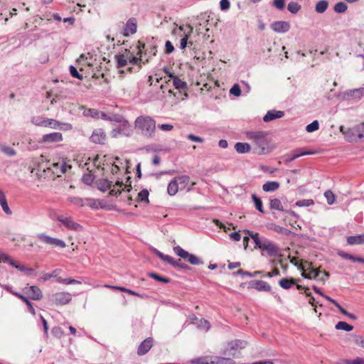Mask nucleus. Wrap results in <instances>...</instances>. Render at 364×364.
I'll use <instances>...</instances> for the list:
<instances>
[{"label": "nucleus", "instance_id": "24", "mask_svg": "<svg viewBox=\"0 0 364 364\" xmlns=\"http://www.w3.org/2000/svg\"><path fill=\"white\" fill-rule=\"evenodd\" d=\"M347 242L350 245L364 244V234L348 236Z\"/></svg>", "mask_w": 364, "mask_h": 364}, {"label": "nucleus", "instance_id": "15", "mask_svg": "<svg viewBox=\"0 0 364 364\" xmlns=\"http://www.w3.org/2000/svg\"><path fill=\"white\" fill-rule=\"evenodd\" d=\"M71 203L77 205L79 207H83L85 205V201L87 202L86 205H89L91 208L95 207V200L91 198H85L82 199L79 197H70L68 199Z\"/></svg>", "mask_w": 364, "mask_h": 364}, {"label": "nucleus", "instance_id": "38", "mask_svg": "<svg viewBox=\"0 0 364 364\" xmlns=\"http://www.w3.org/2000/svg\"><path fill=\"white\" fill-rule=\"evenodd\" d=\"M148 276L150 278H152L154 280L161 282V283L167 284L171 282V279H169L168 277H163V276H161L157 273H155V272H150L148 274Z\"/></svg>", "mask_w": 364, "mask_h": 364}, {"label": "nucleus", "instance_id": "21", "mask_svg": "<svg viewBox=\"0 0 364 364\" xmlns=\"http://www.w3.org/2000/svg\"><path fill=\"white\" fill-rule=\"evenodd\" d=\"M299 281V279L282 278L279 281V285L284 289H289Z\"/></svg>", "mask_w": 364, "mask_h": 364}, {"label": "nucleus", "instance_id": "20", "mask_svg": "<svg viewBox=\"0 0 364 364\" xmlns=\"http://www.w3.org/2000/svg\"><path fill=\"white\" fill-rule=\"evenodd\" d=\"M125 52L127 53V58L128 62L130 64L136 65L137 67H136V69L135 70V72H139L140 70V69L141 68V58L140 57L138 58V57L133 55L129 52V50H128V49H126Z\"/></svg>", "mask_w": 364, "mask_h": 364}, {"label": "nucleus", "instance_id": "62", "mask_svg": "<svg viewBox=\"0 0 364 364\" xmlns=\"http://www.w3.org/2000/svg\"><path fill=\"white\" fill-rule=\"evenodd\" d=\"M230 93L234 96L241 95V89L238 84H235L230 90Z\"/></svg>", "mask_w": 364, "mask_h": 364}, {"label": "nucleus", "instance_id": "14", "mask_svg": "<svg viewBox=\"0 0 364 364\" xmlns=\"http://www.w3.org/2000/svg\"><path fill=\"white\" fill-rule=\"evenodd\" d=\"M270 28L276 33H286L290 29V24L287 21H277L271 23Z\"/></svg>", "mask_w": 364, "mask_h": 364}, {"label": "nucleus", "instance_id": "7", "mask_svg": "<svg viewBox=\"0 0 364 364\" xmlns=\"http://www.w3.org/2000/svg\"><path fill=\"white\" fill-rule=\"evenodd\" d=\"M36 237L38 240L46 245H50L54 247H59L60 248H64L66 247V244L63 240L58 238L52 237L46 235L45 233H39L36 235Z\"/></svg>", "mask_w": 364, "mask_h": 364}, {"label": "nucleus", "instance_id": "35", "mask_svg": "<svg viewBox=\"0 0 364 364\" xmlns=\"http://www.w3.org/2000/svg\"><path fill=\"white\" fill-rule=\"evenodd\" d=\"M0 151L8 156H14L16 154V151L14 149L4 144H0Z\"/></svg>", "mask_w": 364, "mask_h": 364}, {"label": "nucleus", "instance_id": "3", "mask_svg": "<svg viewBox=\"0 0 364 364\" xmlns=\"http://www.w3.org/2000/svg\"><path fill=\"white\" fill-rule=\"evenodd\" d=\"M173 251L178 257L187 260L192 265H202L204 264L200 257L189 253L178 245L173 247Z\"/></svg>", "mask_w": 364, "mask_h": 364}, {"label": "nucleus", "instance_id": "56", "mask_svg": "<svg viewBox=\"0 0 364 364\" xmlns=\"http://www.w3.org/2000/svg\"><path fill=\"white\" fill-rule=\"evenodd\" d=\"M359 141H364V122L355 126Z\"/></svg>", "mask_w": 364, "mask_h": 364}, {"label": "nucleus", "instance_id": "64", "mask_svg": "<svg viewBox=\"0 0 364 364\" xmlns=\"http://www.w3.org/2000/svg\"><path fill=\"white\" fill-rule=\"evenodd\" d=\"M343 363L346 364H364V358H357L353 360H343Z\"/></svg>", "mask_w": 364, "mask_h": 364}, {"label": "nucleus", "instance_id": "27", "mask_svg": "<svg viewBox=\"0 0 364 364\" xmlns=\"http://www.w3.org/2000/svg\"><path fill=\"white\" fill-rule=\"evenodd\" d=\"M210 364H235V360L231 358L214 357Z\"/></svg>", "mask_w": 364, "mask_h": 364}, {"label": "nucleus", "instance_id": "41", "mask_svg": "<svg viewBox=\"0 0 364 364\" xmlns=\"http://www.w3.org/2000/svg\"><path fill=\"white\" fill-rule=\"evenodd\" d=\"M269 228L277 233L283 234L285 235H288L291 232V230L275 224H271Z\"/></svg>", "mask_w": 364, "mask_h": 364}, {"label": "nucleus", "instance_id": "63", "mask_svg": "<svg viewBox=\"0 0 364 364\" xmlns=\"http://www.w3.org/2000/svg\"><path fill=\"white\" fill-rule=\"evenodd\" d=\"M51 333L54 336H55L57 338L62 337L64 333L63 329L60 326L53 327L52 328Z\"/></svg>", "mask_w": 364, "mask_h": 364}, {"label": "nucleus", "instance_id": "11", "mask_svg": "<svg viewBox=\"0 0 364 364\" xmlns=\"http://www.w3.org/2000/svg\"><path fill=\"white\" fill-rule=\"evenodd\" d=\"M23 291L33 300L39 301L43 298V293L41 289L37 286L25 287Z\"/></svg>", "mask_w": 364, "mask_h": 364}, {"label": "nucleus", "instance_id": "36", "mask_svg": "<svg viewBox=\"0 0 364 364\" xmlns=\"http://www.w3.org/2000/svg\"><path fill=\"white\" fill-rule=\"evenodd\" d=\"M328 7V2L326 0L318 1L315 6V10L318 14L324 13Z\"/></svg>", "mask_w": 364, "mask_h": 364}, {"label": "nucleus", "instance_id": "32", "mask_svg": "<svg viewBox=\"0 0 364 364\" xmlns=\"http://www.w3.org/2000/svg\"><path fill=\"white\" fill-rule=\"evenodd\" d=\"M235 149L240 154L247 153L250 151L251 147L247 143L237 142L235 144Z\"/></svg>", "mask_w": 364, "mask_h": 364}, {"label": "nucleus", "instance_id": "1", "mask_svg": "<svg viewBox=\"0 0 364 364\" xmlns=\"http://www.w3.org/2000/svg\"><path fill=\"white\" fill-rule=\"evenodd\" d=\"M135 129L139 130L141 134L149 139L155 136L156 121L150 116H139L134 122Z\"/></svg>", "mask_w": 364, "mask_h": 364}, {"label": "nucleus", "instance_id": "18", "mask_svg": "<svg viewBox=\"0 0 364 364\" xmlns=\"http://www.w3.org/2000/svg\"><path fill=\"white\" fill-rule=\"evenodd\" d=\"M344 136L346 139L349 142H358L359 141L358 136V131L356 130V127L348 128L344 132Z\"/></svg>", "mask_w": 364, "mask_h": 364}, {"label": "nucleus", "instance_id": "31", "mask_svg": "<svg viewBox=\"0 0 364 364\" xmlns=\"http://www.w3.org/2000/svg\"><path fill=\"white\" fill-rule=\"evenodd\" d=\"M247 234L255 242V247L257 248L264 240V237H259L257 232H254L249 230H245Z\"/></svg>", "mask_w": 364, "mask_h": 364}, {"label": "nucleus", "instance_id": "13", "mask_svg": "<svg viewBox=\"0 0 364 364\" xmlns=\"http://www.w3.org/2000/svg\"><path fill=\"white\" fill-rule=\"evenodd\" d=\"M249 288H253L259 291H271V286L262 280H252L249 283Z\"/></svg>", "mask_w": 364, "mask_h": 364}, {"label": "nucleus", "instance_id": "17", "mask_svg": "<svg viewBox=\"0 0 364 364\" xmlns=\"http://www.w3.org/2000/svg\"><path fill=\"white\" fill-rule=\"evenodd\" d=\"M344 95L347 99H360L364 97V87L346 90Z\"/></svg>", "mask_w": 364, "mask_h": 364}, {"label": "nucleus", "instance_id": "39", "mask_svg": "<svg viewBox=\"0 0 364 364\" xmlns=\"http://www.w3.org/2000/svg\"><path fill=\"white\" fill-rule=\"evenodd\" d=\"M269 208L271 210H277L279 211H284L283 205L278 198H274L270 200Z\"/></svg>", "mask_w": 364, "mask_h": 364}, {"label": "nucleus", "instance_id": "59", "mask_svg": "<svg viewBox=\"0 0 364 364\" xmlns=\"http://www.w3.org/2000/svg\"><path fill=\"white\" fill-rule=\"evenodd\" d=\"M85 115L90 116L92 118L98 119L100 111L96 109H88L87 110L85 111Z\"/></svg>", "mask_w": 364, "mask_h": 364}, {"label": "nucleus", "instance_id": "26", "mask_svg": "<svg viewBox=\"0 0 364 364\" xmlns=\"http://www.w3.org/2000/svg\"><path fill=\"white\" fill-rule=\"evenodd\" d=\"M291 262L292 264H294L295 266H297L298 267V269L303 271V272H311V271L312 270V269H314V266H313V264L312 262H309L307 260H301V265L300 266H298L296 263H294L293 260H291Z\"/></svg>", "mask_w": 364, "mask_h": 364}, {"label": "nucleus", "instance_id": "53", "mask_svg": "<svg viewBox=\"0 0 364 364\" xmlns=\"http://www.w3.org/2000/svg\"><path fill=\"white\" fill-rule=\"evenodd\" d=\"M319 129V123L317 120L313 121L306 127L307 132H314Z\"/></svg>", "mask_w": 364, "mask_h": 364}, {"label": "nucleus", "instance_id": "57", "mask_svg": "<svg viewBox=\"0 0 364 364\" xmlns=\"http://www.w3.org/2000/svg\"><path fill=\"white\" fill-rule=\"evenodd\" d=\"M324 196L325 198H326V200H327V203L328 205H332L335 202V195L334 193L328 190V191H326L325 193H324Z\"/></svg>", "mask_w": 364, "mask_h": 364}, {"label": "nucleus", "instance_id": "5", "mask_svg": "<svg viewBox=\"0 0 364 364\" xmlns=\"http://www.w3.org/2000/svg\"><path fill=\"white\" fill-rule=\"evenodd\" d=\"M258 249L266 251L267 255L270 257H276L279 254V247L277 244L267 239L264 238L262 243L257 247Z\"/></svg>", "mask_w": 364, "mask_h": 364}, {"label": "nucleus", "instance_id": "51", "mask_svg": "<svg viewBox=\"0 0 364 364\" xmlns=\"http://www.w3.org/2000/svg\"><path fill=\"white\" fill-rule=\"evenodd\" d=\"M14 260L7 254H6L4 252H3L0 249V263H8L11 266V264H13Z\"/></svg>", "mask_w": 364, "mask_h": 364}, {"label": "nucleus", "instance_id": "10", "mask_svg": "<svg viewBox=\"0 0 364 364\" xmlns=\"http://www.w3.org/2000/svg\"><path fill=\"white\" fill-rule=\"evenodd\" d=\"M137 31V21L135 18H130L126 22L124 30L123 35L124 36H129L130 35H133L136 33Z\"/></svg>", "mask_w": 364, "mask_h": 364}, {"label": "nucleus", "instance_id": "6", "mask_svg": "<svg viewBox=\"0 0 364 364\" xmlns=\"http://www.w3.org/2000/svg\"><path fill=\"white\" fill-rule=\"evenodd\" d=\"M36 237L38 240L46 245H50L54 247H59L60 248H64L66 247V244L63 240L58 238L52 237L46 235L45 233H39L36 235Z\"/></svg>", "mask_w": 364, "mask_h": 364}, {"label": "nucleus", "instance_id": "45", "mask_svg": "<svg viewBox=\"0 0 364 364\" xmlns=\"http://www.w3.org/2000/svg\"><path fill=\"white\" fill-rule=\"evenodd\" d=\"M337 330H343L346 331H350L353 329V326L352 325L348 324L345 321H339L336 323L335 326Z\"/></svg>", "mask_w": 364, "mask_h": 364}, {"label": "nucleus", "instance_id": "42", "mask_svg": "<svg viewBox=\"0 0 364 364\" xmlns=\"http://www.w3.org/2000/svg\"><path fill=\"white\" fill-rule=\"evenodd\" d=\"M178 182V186L181 185V188H184L190 181V177L187 175H182L174 178Z\"/></svg>", "mask_w": 364, "mask_h": 364}, {"label": "nucleus", "instance_id": "33", "mask_svg": "<svg viewBox=\"0 0 364 364\" xmlns=\"http://www.w3.org/2000/svg\"><path fill=\"white\" fill-rule=\"evenodd\" d=\"M15 296L16 297H18V299H20L23 302H24V304H26L27 306L29 311L33 315L36 314V311H35L34 307L33 306V304L28 300V299L26 296H23L21 294H15Z\"/></svg>", "mask_w": 364, "mask_h": 364}, {"label": "nucleus", "instance_id": "34", "mask_svg": "<svg viewBox=\"0 0 364 364\" xmlns=\"http://www.w3.org/2000/svg\"><path fill=\"white\" fill-rule=\"evenodd\" d=\"M178 191V182L174 178L170 181L167 188V193L169 196H173L176 194Z\"/></svg>", "mask_w": 364, "mask_h": 364}, {"label": "nucleus", "instance_id": "43", "mask_svg": "<svg viewBox=\"0 0 364 364\" xmlns=\"http://www.w3.org/2000/svg\"><path fill=\"white\" fill-rule=\"evenodd\" d=\"M149 191L147 189L141 190L137 196V200L139 202H145L146 203H149Z\"/></svg>", "mask_w": 364, "mask_h": 364}, {"label": "nucleus", "instance_id": "29", "mask_svg": "<svg viewBox=\"0 0 364 364\" xmlns=\"http://www.w3.org/2000/svg\"><path fill=\"white\" fill-rule=\"evenodd\" d=\"M168 264L174 267H178L182 269H191V267L188 264L183 263L181 259H175L173 257H171V260L169 261Z\"/></svg>", "mask_w": 364, "mask_h": 364}, {"label": "nucleus", "instance_id": "40", "mask_svg": "<svg viewBox=\"0 0 364 364\" xmlns=\"http://www.w3.org/2000/svg\"><path fill=\"white\" fill-rule=\"evenodd\" d=\"M107 121H114L119 123H122L124 126L129 125V122L124 117L119 114H112L107 118Z\"/></svg>", "mask_w": 364, "mask_h": 364}, {"label": "nucleus", "instance_id": "61", "mask_svg": "<svg viewBox=\"0 0 364 364\" xmlns=\"http://www.w3.org/2000/svg\"><path fill=\"white\" fill-rule=\"evenodd\" d=\"M154 252L160 259H161L164 262H166L167 263H168L169 261L171 260V256L167 255H164V253H162L161 252H160L159 250H158L156 249H154Z\"/></svg>", "mask_w": 364, "mask_h": 364}, {"label": "nucleus", "instance_id": "30", "mask_svg": "<svg viewBox=\"0 0 364 364\" xmlns=\"http://www.w3.org/2000/svg\"><path fill=\"white\" fill-rule=\"evenodd\" d=\"M172 80L176 89L179 90H186L188 89L187 83L178 77L175 76Z\"/></svg>", "mask_w": 364, "mask_h": 364}, {"label": "nucleus", "instance_id": "49", "mask_svg": "<svg viewBox=\"0 0 364 364\" xmlns=\"http://www.w3.org/2000/svg\"><path fill=\"white\" fill-rule=\"evenodd\" d=\"M252 199L255 203V208L260 213H263L264 210H263L262 201L261 198L257 197L255 194H252Z\"/></svg>", "mask_w": 364, "mask_h": 364}, {"label": "nucleus", "instance_id": "48", "mask_svg": "<svg viewBox=\"0 0 364 364\" xmlns=\"http://www.w3.org/2000/svg\"><path fill=\"white\" fill-rule=\"evenodd\" d=\"M301 9L300 4L295 1H291L288 4L287 9L293 14H297Z\"/></svg>", "mask_w": 364, "mask_h": 364}, {"label": "nucleus", "instance_id": "8", "mask_svg": "<svg viewBox=\"0 0 364 364\" xmlns=\"http://www.w3.org/2000/svg\"><path fill=\"white\" fill-rule=\"evenodd\" d=\"M56 220L62 223L68 229L74 230L76 232H80L83 230L82 226L75 223L71 217H65L63 215H58Z\"/></svg>", "mask_w": 364, "mask_h": 364}, {"label": "nucleus", "instance_id": "2", "mask_svg": "<svg viewBox=\"0 0 364 364\" xmlns=\"http://www.w3.org/2000/svg\"><path fill=\"white\" fill-rule=\"evenodd\" d=\"M246 136L248 139L252 140L257 146L255 152L258 154H264L268 151L269 141L267 139V133L263 131H249L246 132Z\"/></svg>", "mask_w": 364, "mask_h": 364}, {"label": "nucleus", "instance_id": "44", "mask_svg": "<svg viewBox=\"0 0 364 364\" xmlns=\"http://www.w3.org/2000/svg\"><path fill=\"white\" fill-rule=\"evenodd\" d=\"M46 119L47 117L35 116L31 118V122L36 126L45 127Z\"/></svg>", "mask_w": 364, "mask_h": 364}, {"label": "nucleus", "instance_id": "23", "mask_svg": "<svg viewBox=\"0 0 364 364\" xmlns=\"http://www.w3.org/2000/svg\"><path fill=\"white\" fill-rule=\"evenodd\" d=\"M247 344V343L245 341L237 339V340L230 341L228 343V346H229L230 350H237L244 349L246 347Z\"/></svg>", "mask_w": 364, "mask_h": 364}, {"label": "nucleus", "instance_id": "58", "mask_svg": "<svg viewBox=\"0 0 364 364\" xmlns=\"http://www.w3.org/2000/svg\"><path fill=\"white\" fill-rule=\"evenodd\" d=\"M95 179V176L92 173H85L82 176V181L85 184L91 185Z\"/></svg>", "mask_w": 364, "mask_h": 364}, {"label": "nucleus", "instance_id": "50", "mask_svg": "<svg viewBox=\"0 0 364 364\" xmlns=\"http://www.w3.org/2000/svg\"><path fill=\"white\" fill-rule=\"evenodd\" d=\"M348 6L347 5L342 1L338 2L334 5L333 10L335 12L341 14L344 13L347 11Z\"/></svg>", "mask_w": 364, "mask_h": 364}, {"label": "nucleus", "instance_id": "4", "mask_svg": "<svg viewBox=\"0 0 364 364\" xmlns=\"http://www.w3.org/2000/svg\"><path fill=\"white\" fill-rule=\"evenodd\" d=\"M48 302L55 305H65L72 299V295L68 292H58L49 294Z\"/></svg>", "mask_w": 364, "mask_h": 364}, {"label": "nucleus", "instance_id": "12", "mask_svg": "<svg viewBox=\"0 0 364 364\" xmlns=\"http://www.w3.org/2000/svg\"><path fill=\"white\" fill-rule=\"evenodd\" d=\"M154 339L151 337L144 339L137 348V355L139 356L146 354L153 346Z\"/></svg>", "mask_w": 364, "mask_h": 364}, {"label": "nucleus", "instance_id": "37", "mask_svg": "<svg viewBox=\"0 0 364 364\" xmlns=\"http://www.w3.org/2000/svg\"><path fill=\"white\" fill-rule=\"evenodd\" d=\"M114 58L117 63V68H121L127 65L128 60L127 56L123 54L115 55Z\"/></svg>", "mask_w": 364, "mask_h": 364}, {"label": "nucleus", "instance_id": "55", "mask_svg": "<svg viewBox=\"0 0 364 364\" xmlns=\"http://www.w3.org/2000/svg\"><path fill=\"white\" fill-rule=\"evenodd\" d=\"M314 200L312 199H303L296 202V205L299 207H309L313 205Z\"/></svg>", "mask_w": 364, "mask_h": 364}, {"label": "nucleus", "instance_id": "25", "mask_svg": "<svg viewBox=\"0 0 364 364\" xmlns=\"http://www.w3.org/2000/svg\"><path fill=\"white\" fill-rule=\"evenodd\" d=\"M97 187L100 191L105 192L111 188L112 181L107 178L99 179L97 181Z\"/></svg>", "mask_w": 364, "mask_h": 364}, {"label": "nucleus", "instance_id": "46", "mask_svg": "<svg viewBox=\"0 0 364 364\" xmlns=\"http://www.w3.org/2000/svg\"><path fill=\"white\" fill-rule=\"evenodd\" d=\"M187 27L189 28V31L187 33H185L184 37L183 38H181V42H180V48L181 49H184L187 46L188 39L189 36H191V33L193 32L192 26L188 25V26H187Z\"/></svg>", "mask_w": 364, "mask_h": 364}, {"label": "nucleus", "instance_id": "54", "mask_svg": "<svg viewBox=\"0 0 364 364\" xmlns=\"http://www.w3.org/2000/svg\"><path fill=\"white\" fill-rule=\"evenodd\" d=\"M58 126H60V122L54 119L47 118L46 121L45 127H50L52 129H58Z\"/></svg>", "mask_w": 364, "mask_h": 364}, {"label": "nucleus", "instance_id": "19", "mask_svg": "<svg viewBox=\"0 0 364 364\" xmlns=\"http://www.w3.org/2000/svg\"><path fill=\"white\" fill-rule=\"evenodd\" d=\"M284 116V112L282 111L269 110L263 117L265 122L272 121L276 119L282 118Z\"/></svg>", "mask_w": 364, "mask_h": 364}, {"label": "nucleus", "instance_id": "47", "mask_svg": "<svg viewBox=\"0 0 364 364\" xmlns=\"http://www.w3.org/2000/svg\"><path fill=\"white\" fill-rule=\"evenodd\" d=\"M260 273H261V272H259V271H256V272H254L252 273V272L243 270L242 269H240L237 272H233V275L237 276L238 274H240L242 276H247L250 277H255L257 275L259 274Z\"/></svg>", "mask_w": 364, "mask_h": 364}, {"label": "nucleus", "instance_id": "16", "mask_svg": "<svg viewBox=\"0 0 364 364\" xmlns=\"http://www.w3.org/2000/svg\"><path fill=\"white\" fill-rule=\"evenodd\" d=\"M44 143H55L63 141V135L60 132H52L43 135L42 140Z\"/></svg>", "mask_w": 364, "mask_h": 364}, {"label": "nucleus", "instance_id": "28", "mask_svg": "<svg viewBox=\"0 0 364 364\" xmlns=\"http://www.w3.org/2000/svg\"><path fill=\"white\" fill-rule=\"evenodd\" d=\"M279 183L277 181H268L263 184L262 189L265 192H273L279 188Z\"/></svg>", "mask_w": 364, "mask_h": 364}, {"label": "nucleus", "instance_id": "22", "mask_svg": "<svg viewBox=\"0 0 364 364\" xmlns=\"http://www.w3.org/2000/svg\"><path fill=\"white\" fill-rule=\"evenodd\" d=\"M312 154H313V152H311V151H302L301 149H297L294 150L292 154H289L287 156L286 161L291 162L300 156L310 155Z\"/></svg>", "mask_w": 364, "mask_h": 364}, {"label": "nucleus", "instance_id": "52", "mask_svg": "<svg viewBox=\"0 0 364 364\" xmlns=\"http://www.w3.org/2000/svg\"><path fill=\"white\" fill-rule=\"evenodd\" d=\"M338 255L343 258V259H349V260H351L353 262H358V259H359V257L358 256H355L353 255H350L349 253H347V252H345L343 251H339L338 252Z\"/></svg>", "mask_w": 364, "mask_h": 364}, {"label": "nucleus", "instance_id": "60", "mask_svg": "<svg viewBox=\"0 0 364 364\" xmlns=\"http://www.w3.org/2000/svg\"><path fill=\"white\" fill-rule=\"evenodd\" d=\"M69 70H70V74L72 77H75L78 80H82V78H83L82 75L79 73V72L77 71V68L75 66L70 65Z\"/></svg>", "mask_w": 364, "mask_h": 364}, {"label": "nucleus", "instance_id": "9", "mask_svg": "<svg viewBox=\"0 0 364 364\" xmlns=\"http://www.w3.org/2000/svg\"><path fill=\"white\" fill-rule=\"evenodd\" d=\"M106 133L101 128L95 129L90 137L92 142L99 144H104L106 141Z\"/></svg>", "mask_w": 364, "mask_h": 364}]
</instances>
